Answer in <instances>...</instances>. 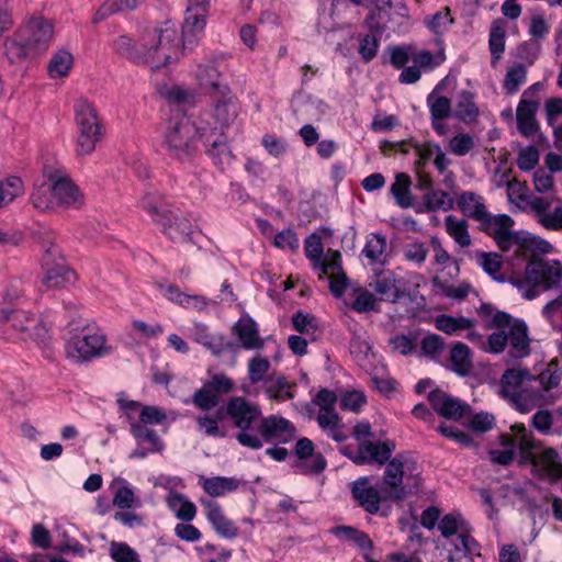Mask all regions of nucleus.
I'll use <instances>...</instances> for the list:
<instances>
[{
    "label": "nucleus",
    "mask_w": 562,
    "mask_h": 562,
    "mask_svg": "<svg viewBox=\"0 0 562 562\" xmlns=\"http://www.w3.org/2000/svg\"><path fill=\"white\" fill-rule=\"evenodd\" d=\"M158 224L162 226L164 234L177 243L190 240L193 234L191 222L183 215L169 210L164 211Z\"/></svg>",
    "instance_id": "21"
},
{
    "label": "nucleus",
    "mask_w": 562,
    "mask_h": 562,
    "mask_svg": "<svg viewBox=\"0 0 562 562\" xmlns=\"http://www.w3.org/2000/svg\"><path fill=\"white\" fill-rule=\"evenodd\" d=\"M411 184L412 181L409 176H407L406 173H397L395 177V181L391 186V192L396 203L402 209H408L413 204V199L409 191Z\"/></svg>",
    "instance_id": "48"
},
{
    "label": "nucleus",
    "mask_w": 562,
    "mask_h": 562,
    "mask_svg": "<svg viewBox=\"0 0 562 562\" xmlns=\"http://www.w3.org/2000/svg\"><path fill=\"white\" fill-rule=\"evenodd\" d=\"M516 434L520 453L526 461L532 465L536 475L549 482H558L562 479V460L553 448H541L531 431L527 430L524 424H515L510 427Z\"/></svg>",
    "instance_id": "3"
},
{
    "label": "nucleus",
    "mask_w": 562,
    "mask_h": 562,
    "mask_svg": "<svg viewBox=\"0 0 562 562\" xmlns=\"http://www.w3.org/2000/svg\"><path fill=\"white\" fill-rule=\"evenodd\" d=\"M295 454L303 461L302 472L317 474L326 468V460L321 453H314V443L308 438H301L295 445Z\"/></svg>",
    "instance_id": "26"
},
{
    "label": "nucleus",
    "mask_w": 562,
    "mask_h": 562,
    "mask_svg": "<svg viewBox=\"0 0 562 562\" xmlns=\"http://www.w3.org/2000/svg\"><path fill=\"white\" fill-rule=\"evenodd\" d=\"M211 0H188L182 25L183 46L192 44L205 25L210 11Z\"/></svg>",
    "instance_id": "15"
},
{
    "label": "nucleus",
    "mask_w": 562,
    "mask_h": 562,
    "mask_svg": "<svg viewBox=\"0 0 562 562\" xmlns=\"http://www.w3.org/2000/svg\"><path fill=\"white\" fill-rule=\"evenodd\" d=\"M191 338L207 348L212 353L220 355L229 344L223 336H214L207 331L203 324H195L191 329Z\"/></svg>",
    "instance_id": "36"
},
{
    "label": "nucleus",
    "mask_w": 562,
    "mask_h": 562,
    "mask_svg": "<svg viewBox=\"0 0 562 562\" xmlns=\"http://www.w3.org/2000/svg\"><path fill=\"white\" fill-rule=\"evenodd\" d=\"M226 415L239 429L236 435L238 443L254 450L262 447V440L252 427L258 422L260 423L262 415L258 404L249 402L243 396H234L226 403Z\"/></svg>",
    "instance_id": "7"
},
{
    "label": "nucleus",
    "mask_w": 562,
    "mask_h": 562,
    "mask_svg": "<svg viewBox=\"0 0 562 562\" xmlns=\"http://www.w3.org/2000/svg\"><path fill=\"white\" fill-rule=\"evenodd\" d=\"M428 400L432 408L442 417L448 419H459L467 411L469 405L462 403L440 390H434L428 394Z\"/></svg>",
    "instance_id": "22"
},
{
    "label": "nucleus",
    "mask_w": 562,
    "mask_h": 562,
    "mask_svg": "<svg viewBox=\"0 0 562 562\" xmlns=\"http://www.w3.org/2000/svg\"><path fill=\"white\" fill-rule=\"evenodd\" d=\"M209 134V142H203L206 145L207 155L215 161V164L224 165L231 161V151L222 136H216L213 140Z\"/></svg>",
    "instance_id": "56"
},
{
    "label": "nucleus",
    "mask_w": 562,
    "mask_h": 562,
    "mask_svg": "<svg viewBox=\"0 0 562 562\" xmlns=\"http://www.w3.org/2000/svg\"><path fill=\"white\" fill-rule=\"evenodd\" d=\"M458 206L464 215L477 222L484 220L487 213L483 198L470 191L463 192L459 195Z\"/></svg>",
    "instance_id": "35"
},
{
    "label": "nucleus",
    "mask_w": 562,
    "mask_h": 562,
    "mask_svg": "<svg viewBox=\"0 0 562 562\" xmlns=\"http://www.w3.org/2000/svg\"><path fill=\"white\" fill-rule=\"evenodd\" d=\"M192 402L200 409L210 411L218 405L220 396L204 384L194 393Z\"/></svg>",
    "instance_id": "64"
},
{
    "label": "nucleus",
    "mask_w": 562,
    "mask_h": 562,
    "mask_svg": "<svg viewBox=\"0 0 562 562\" xmlns=\"http://www.w3.org/2000/svg\"><path fill=\"white\" fill-rule=\"evenodd\" d=\"M562 281V263L555 259H533L525 269L522 277H513L509 282L521 295L532 300L540 291H548L560 285Z\"/></svg>",
    "instance_id": "4"
},
{
    "label": "nucleus",
    "mask_w": 562,
    "mask_h": 562,
    "mask_svg": "<svg viewBox=\"0 0 562 562\" xmlns=\"http://www.w3.org/2000/svg\"><path fill=\"white\" fill-rule=\"evenodd\" d=\"M131 431L136 438L138 446H147L151 451L162 450V443L155 431L147 428L145 425L132 423Z\"/></svg>",
    "instance_id": "53"
},
{
    "label": "nucleus",
    "mask_w": 562,
    "mask_h": 562,
    "mask_svg": "<svg viewBox=\"0 0 562 562\" xmlns=\"http://www.w3.org/2000/svg\"><path fill=\"white\" fill-rule=\"evenodd\" d=\"M519 182L508 181V196L527 201L528 211L543 228L552 232H562V199L558 196L526 198Z\"/></svg>",
    "instance_id": "8"
},
{
    "label": "nucleus",
    "mask_w": 562,
    "mask_h": 562,
    "mask_svg": "<svg viewBox=\"0 0 562 562\" xmlns=\"http://www.w3.org/2000/svg\"><path fill=\"white\" fill-rule=\"evenodd\" d=\"M74 66V57L66 49L55 52L47 66L48 76L52 79L66 78Z\"/></svg>",
    "instance_id": "41"
},
{
    "label": "nucleus",
    "mask_w": 562,
    "mask_h": 562,
    "mask_svg": "<svg viewBox=\"0 0 562 562\" xmlns=\"http://www.w3.org/2000/svg\"><path fill=\"white\" fill-rule=\"evenodd\" d=\"M111 351L106 337L99 331L75 337L66 345L67 357L78 362L102 357Z\"/></svg>",
    "instance_id": "12"
},
{
    "label": "nucleus",
    "mask_w": 562,
    "mask_h": 562,
    "mask_svg": "<svg viewBox=\"0 0 562 562\" xmlns=\"http://www.w3.org/2000/svg\"><path fill=\"white\" fill-rule=\"evenodd\" d=\"M214 99L212 119L213 123H210L204 117L198 120L203 121V125L206 127V135L216 134L226 128L233 123L238 114V103L236 98L232 94L231 90L226 93H220L212 97Z\"/></svg>",
    "instance_id": "13"
},
{
    "label": "nucleus",
    "mask_w": 562,
    "mask_h": 562,
    "mask_svg": "<svg viewBox=\"0 0 562 562\" xmlns=\"http://www.w3.org/2000/svg\"><path fill=\"white\" fill-rule=\"evenodd\" d=\"M395 450V443L392 441H371L363 440L359 443L356 457L355 464H385L393 451Z\"/></svg>",
    "instance_id": "19"
},
{
    "label": "nucleus",
    "mask_w": 562,
    "mask_h": 562,
    "mask_svg": "<svg viewBox=\"0 0 562 562\" xmlns=\"http://www.w3.org/2000/svg\"><path fill=\"white\" fill-rule=\"evenodd\" d=\"M527 68L521 63L513 64L506 71L503 88L508 94H515L526 82Z\"/></svg>",
    "instance_id": "49"
},
{
    "label": "nucleus",
    "mask_w": 562,
    "mask_h": 562,
    "mask_svg": "<svg viewBox=\"0 0 562 562\" xmlns=\"http://www.w3.org/2000/svg\"><path fill=\"white\" fill-rule=\"evenodd\" d=\"M536 380L537 383H535V387L543 395V392H549L560 384L561 372L558 366L551 362L546 370L536 376Z\"/></svg>",
    "instance_id": "54"
},
{
    "label": "nucleus",
    "mask_w": 562,
    "mask_h": 562,
    "mask_svg": "<svg viewBox=\"0 0 562 562\" xmlns=\"http://www.w3.org/2000/svg\"><path fill=\"white\" fill-rule=\"evenodd\" d=\"M445 226L448 235L460 246L469 247L471 245V237L469 234V225L465 220L448 215L445 218Z\"/></svg>",
    "instance_id": "42"
},
{
    "label": "nucleus",
    "mask_w": 562,
    "mask_h": 562,
    "mask_svg": "<svg viewBox=\"0 0 562 562\" xmlns=\"http://www.w3.org/2000/svg\"><path fill=\"white\" fill-rule=\"evenodd\" d=\"M385 464L383 488L386 491V497H392V501H402L411 493V490L404 485L407 460L397 454Z\"/></svg>",
    "instance_id": "14"
},
{
    "label": "nucleus",
    "mask_w": 562,
    "mask_h": 562,
    "mask_svg": "<svg viewBox=\"0 0 562 562\" xmlns=\"http://www.w3.org/2000/svg\"><path fill=\"white\" fill-rule=\"evenodd\" d=\"M200 140L209 142L203 121L177 114L166 124L161 146L168 157L187 164L198 155Z\"/></svg>",
    "instance_id": "2"
},
{
    "label": "nucleus",
    "mask_w": 562,
    "mask_h": 562,
    "mask_svg": "<svg viewBox=\"0 0 562 562\" xmlns=\"http://www.w3.org/2000/svg\"><path fill=\"white\" fill-rule=\"evenodd\" d=\"M168 508L175 516L183 521H191L196 515L195 505L189 501L183 494L170 492L166 498Z\"/></svg>",
    "instance_id": "38"
},
{
    "label": "nucleus",
    "mask_w": 562,
    "mask_h": 562,
    "mask_svg": "<svg viewBox=\"0 0 562 562\" xmlns=\"http://www.w3.org/2000/svg\"><path fill=\"white\" fill-rule=\"evenodd\" d=\"M304 251L313 268L318 271L319 278L328 277L330 291L340 296L346 288L347 277L341 268V255L337 250L328 249L324 254L322 238L317 234H311L304 243Z\"/></svg>",
    "instance_id": "5"
},
{
    "label": "nucleus",
    "mask_w": 562,
    "mask_h": 562,
    "mask_svg": "<svg viewBox=\"0 0 562 562\" xmlns=\"http://www.w3.org/2000/svg\"><path fill=\"white\" fill-rule=\"evenodd\" d=\"M22 40H25L34 53L45 50L53 37V25L43 18H34L19 30Z\"/></svg>",
    "instance_id": "18"
},
{
    "label": "nucleus",
    "mask_w": 562,
    "mask_h": 562,
    "mask_svg": "<svg viewBox=\"0 0 562 562\" xmlns=\"http://www.w3.org/2000/svg\"><path fill=\"white\" fill-rule=\"evenodd\" d=\"M477 265L494 280L504 282V277L501 273L503 266L502 258L495 252L480 251L475 254Z\"/></svg>",
    "instance_id": "51"
},
{
    "label": "nucleus",
    "mask_w": 562,
    "mask_h": 562,
    "mask_svg": "<svg viewBox=\"0 0 562 562\" xmlns=\"http://www.w3.org/2000/svg\"><path fill=\"white\" fill-rule=\"evenodd\" d=\"M292 324L294 329L300 334L311 336L312 340L316 338L315 333L318 329V324L313 315L301 311L296 312L292 316Z\"/></svg>",
    "instance_id": "61"
},
{
    "label": "nucleus",
    "mask_w": 562,
    "mask_h": 562,
    "mask_svg": "<svg viewBox=\"0 0 562 562\" xmlns=\"http://www.w3.org/2000/svg\"><path fill=\"white\" fill-rule=\"evenodd\" d=\"M480 223L483 225L484 231L495 239L497 246L504 251L515 248V252L520 255L525 249L535 245L533 238L518 232H513L515 222L507 214L491 215L487 212L484 220Z\"/></svg>",
    "instance_id": "11"
},
{
    "label": "nucleus",
    "mask_w": 562,
    "mask_h": 562,
    "mask_svg": "<svg viewBox=\"0 0 562 562\" xmlns=\"http://www.w3.org/2000/svg\"><path fill=\"white\" fill-rule=\"evenodd\" d=\"M425 23L427 27L435 34H441L448 30L449 25L453 23L449 8H443L436 12L434 15L426 18Z\"/></svg>",
    "instance_id": "63"
},
{
    "label": "nucleus",
    "mask_w": 562,
    "mask_h": 562,
    "mask_svg": "<svg viewBox=\"0 0 562 562\" xmlns=\"http://www.w3.org/2000/svg\"><path fill=\"white\" fill-rule=\"evenodd\" d=\"M24 192V186L19 177L11 176L0 180V207L13 202Z\"/></svg>",
    "instance_id": "52"
},
{
    "label": "nucleus",
    "mask_w": 562,
    "mask_h": 562,
    "mask_svg": "<svg viewBox=\"0 0 562 562\" xmlns=\"http://www.w3.org/2000/svg\"><path fill=\"white\" fill-rule=\"evenodd\" d=\"M467 527V522L459 514H447L438 522V529L445 538L459 536Z\"/></svg>",
    "instance_id": "58"
},
{
    "label": "nucleus",
    "mask_w": 562,
    "mask_h": 562,
    "mask_svg": "<svg viewBox=\"0 0 562 562\" xmlns=\"http://www.w3.org/2000/svg\"><path fill=\"white\" fill-rule=\"evenodd\" d=\"M195 78L200 87L212 94L216 95L220 93H226L228 86L224 82L218 68L214 63L200 64L195 70Z\"/></svg>",
    "instance_id": "25"
},
{
    "label": "nucleus",
    "mask_w": 562,
    "mask_h": 562,
    "mask_svg": "<svg viewBox=\"0 0 562 562\" xmlns=\"http://www.w3.org/2000/svg\"><path fill=\"white\" fill-rule=\"evenodd\" d=\"M5 55L11 63H20L27 58L33 52L25 40H22L20 32L8 38L4 44Z\"/></svg>",
    "instance_id": "50"
},
{
    "label": "nucleus",
    "mask_w": 562,
    "mask_h": 562,
    "mask_svg": "<svg viewBox=\"0 0 562 562\" xmlns=\"http://www.w3.org/2000/svg\"><path fill=\"white\" fill-rule=\"evenodd\" d=\"M475 322L464 316H451L447 314L438 315L435 318V326L438 330L447 335H460L462 331H474Z\"/></svg>",
    "instance_id": "34"
},
{
    "label": "nucleus",
    "mask_w": 562,
    "mask_h": 562,
    "mask_svg": "<svg viewBox=\"0 0 562 562\" xmlns=\"http://www.w3.org/2000/svg\"><path fill=\"white\" fill-rule=\"evenodd\" d=\"M424 206L427 211H448L453 206V199L442 190H434L424 195Z\"/></svg>",
    "instance_id": "57"
},
{
    "label": "nucleus",
    "mask_w": 562,
    "mask_h": 562,
    "mask_svg": "<svg viewBox=\"0 0 562 562\" xmlns=\"http://www.w3.org/2000/svg\"><path fill=\"white\" fill-rule=\"evenodd\" d=\"M386 239L382 235L371 234L362 249V255L371 263H383L386 257Z\"/></svg>",
    "instance_id": "47"
},
{
    "label": "nucleus",
    "mask_w": 562,
    "mask_h": 562,
    "mask_svg": "<svg viewBox=\"0 0 562 562\" xmlns=\"http://www.w3.org/2000/svg\"><path fill=\"white\" fill-rule=\"evenodd\" d=\"M109 551L114 562H142L139 554L125 542H112Z\"/></svg>",
    "instance_id": "62"
},
{
    "label": "nucleus",
    "mask_w": 562,
    "mask_h": 562,
    "mask_svg": "<svg viewBox=\"0 0 562 562\" xmlns=\"http://www.w3.org/2000/svg\"><path fill=\"white\" fill-rule=\"evenodd\" d=\"M467 338L481 350L494 355L502 353L508 342V337L504 330L493 331L487 338H484L477 331H470Z\"/></svg>",
    "instance_id": "31"
},
{
    "label": "nucleus",
    "mask_w": 562,
    "mask_h": 562,
    "mask_svg": "<svg viewBox=\"0 0 562 562\" xmlns=\"http://www.w3.org/2000/svg\"><path fill=\"white\" fill-rule=\"evenodd\" d=\"M77 130L76 153L79 156L90 155L103 136L102 126L97 111L87 99H78L74 106Z\"/></svg>",
    "instance_id": "10"
},
{
    "label": "nucleus",
    "mask_w": 562,
    "mask_h": 562,
    "mask_svg": "<svg viewBox=\"0 0 562 562\" xmlns=\"http://www.w3.org/2000/svg\"><path fill=\"white\" fill-rule=\"evenodd\" d=\"M427 104L432 120L442 121L451 114V102L448 98L431 92L427 98Z\"/></svg>",
    "instance_id": "60"
},
{
    "label": "nucleus",
    "mask_w": 562,
    "mask_h": 562,
    "mask_svg": "<svg viewBox=\"0 0 562 562\" xmlns=\"http://www.w3.org/2000/svg\"><path fill=\"white\" fill-rule=\"evenodd\" d=\"M429 249L426 243L413 238L402 247V255L405 261L420 268L427 260Z\"/></svg>",
    "instance_id": "44"
},
{
    "label": "nucleus",
    "mask_w": 562,
    "mask_h": 562,
    "mask_svg": "<svg viewBox=\"0 0 562 562\" xmlns=\"http://www.w3.org/2000/svg\"><path fill=\"white\" fill-rule=\"evenodd\" d=\"M57 254V247H50L46 250V254L43 258V265L45 267L43 283L50 289L64 288L65 285L75 282L76 280L75 272L66 266L64 260H53V257Z\"/></svg>",
    "instance_id": "17"
},
{
    "label": "nucleus",
    "mask_w": 562,
    "mask_h": 562,
    "mask_svg": "<svg viewBox=\"0 0 562 562\" xmlns=\"http://www.w3.org/2000/svg\"><path fill=\"white\" fill-rule=\"evenodd\" d=\"M57 207L78 209L85 200L79 188L69 178H58L54 181Z\"/></svg>",
    "instance_id": "27"
},
{
    "label": "nucleus",
    "mask_w": 562,
    "mask_h": 562,
    "mask_svg": "<svg viewBox=\"0 0 562 562\" xmlns=\"http://www.w3.org/2000/svg\"><path fill=\"white\" fill-rule=\"evenodd\" d=\"M114 48L119 54L136 63L146 64L151 69L177 61L182 56L181 37L171 22H166L159 27L146 29L137 43L126 35H121L114 41Z\"/></svg>",
    "instance_id": "1"
},
{
    "label": "nucleus",
    "mask_w": 562,
    "mask_h": 562,
    "mask_svg": "<svg viewBox=\"0 0 562 562\" xmlns=\"http://www.w3.org/2000/svg\"><path fill=\"white\" fill-rule=\"evenodd\" d=\"M0 334L8 339L43 341L48 337V328L26 311L2 308L0 311Z\"/></svg>",
    "instance_id": "9"
},
{
    "label": "nucleus",
    "mask_w": 562,
    "mask_h": 562,
    "mask_svg": "<svg viewBox=\"0 0 562 562\" xmlns=\"http://www.w3.org/2000/svg\"><path fill=\"white\" fill-rule=\"evenodd\" d=\"M451 367L460 375H467L472 368L471 352L467 345L457 342L450 351Z\"/></svg>",
    "instance_id": "46"
},
{
    "label": "nucleus",
    "mask_w": 562,
    "mask_h": 562,
    "mask_svg": "<svg viewBox=\"0 0 562 562\" xmlns=\"http://www.w3.org/2000/svg\"><path fill=\"white\" fill-rule=\"evenodd\" d=\"M350 351L364 370H368L367 362H369L371 358H376L372 351V341L370 336L362 329L353 331L350 342Z\"/></svg>",
    "instance_id": "33"
},
{
    "label": "nucleus",
    "mask_w": 562,
    "mask_h": 562,
    "mask_svg": "<svg viewBox=\"0 0 562 562\" xmlns=\"http://www.w3.org/2000/svg\"><path fill=\"white\" fill-rule=\"evenodd\" d=\"M453 115L461 122L470 124L476 121L479 108L474 102V95L468 90L461 91L456 101Z\"/></svg>",
    "instance_id": "37"
},
{
    "label": "nucleus",
    "mask_w": 562,
    "mask_h": 562,
    "mask_svg": "<svg viewBox=\"0 0 562 562\" xmlns=\"http://www.w3.org/2000/svg\"><path fill=\"white\" fill-rule=\"evenodd\" d=\"M200 484L212 497H221L238 487V481L234 477L214 476L201 477Z\"/></svg>",
    "instance_id": "40"
},
{
    "label": "nucleus",
    "mask_w": 562,
    "mask_h": 562,
    "mask_svg": "<svg viewBox=\"0 0 562 562\" xmlns=\"http://www.w3.org/2000/svg\"><path fill=\"white\" fill-rule=\"evenodd\" d=\"M202 505L205 508L207 521L220 537L234 539L238 536V527L225 516L222 507L217 503L213 501H202Z\"/></svg>",
    "instance_id": "23"
},
{
    "label": "nucleus",
    "mask_w": 562,
    "mask_h": 562,
    "mask_svg": "<svg viewBox=\"0 0 562 562\" xmlns=\"http://www.w3.org/2000/svg\"><path fill=\"white\" fill-rule=\"evenodd\" d=\"M257 434L263 442H288L295 435L294 426L285 418L271 415L260 419Z\"/></svg>",
    "instance_id": "20"
},
{
    "label": "nucleus",
    "mask_w": 562,
    "mask_h": 562,
    "mask_svg": "<svg viewBox=\"0 0 562 562\" xmlns=\"http://www.w3.org/2000/svg\"><path fill=\"white\" fill-rule=\"evenodd\" d=\"M32 205L40 212H52L57 209L53 183H42L31 194Z\"/></svg>",
    "instance_id": "39"
},
{
    "label": "nucleus",
    "mask_w": 562,
    "mask_h": 562,
    "mask_svg": "<svg viewBox=\"0 0 562 562\" xmlns=\"http://www.w3.org/2000/svg\"><path fill=\"white\" fill-rule=\"evenodd\" d=\"M293 385L285 378L279 376L276 380H269L266 385L267 395L277 402H284L294 397Z\"/></svg>",
    "instance_id": "55"
},
{
    "label": "nucleus",
    "mask_w": 562,
    "mask_h": 562,
    "mask_svg": "<svg viewBox=\"0 0 562 562\" xmlns=\"http://www.w3.org/2000/svg\"><path fill=\"white\" fill-rule=\"evenodd\" d=\"M271 369V363L268 358L256 355L249 359L247 366V376L251 384L269 383L268 374Z\"/></svg>",
    "instance_id": "45"
},
{
    "label": "nucleus",
    "mask_w": 562,
    "mask_h": 562,
    "mask_svg": "<svg viewBox=\"0 0 562 562\" xmlns=\"http://www.w3.org/2000/svg\"><path fill=\"white\" fill-rule=\"evenodd\" d=\"M505 35L506 30L504 21H494L488 37V48L492 55L493 66L502 58V54L505 50Z\"/></svg>",
    "instance_id": "43"
},
{
    "label": "nucleus",
    "mask_w": 562,
    "mask_h": 562,
    "mask_svg": "<svg viewBox=\"0 0 562 562\" xmlns=\"http://www.w3.org/2000/svg\"><path fill=\"white\" fill-rule=\"evenodd\" d=\"M234 333L238 337L241 347L248 350H258L263 347V340L255 321L245 315L234 326Z\"/></svg>",
    "instance_id": "29"
},
{
    "label": "nucleus",
    "mask_w": 562,
    "mask_h": 562,
    "mask_svg": "<svg viewBox=\"0 0 562 562\" xmlns=\"http://www.w3.org/2000/svg\"><path fill=\"white\" fill-rule=\"evenodd\" d=\"M527 91L522 93V97L516 109V121L519 133L526 137L533 136L539 125L536 120V113L539 108V102L536 100L526 99Z\"/></svg>",
    "instance_id": "24"
},
{
    "label": "nucleus",
    "mask_w": 562,
    "mask_h": 562,
    "mask_svg": "<svg viewBox=\"0 0 562 562\" xmlns=\"http://www.w3.org/2000/svg\"><path fill=\"white\" fill-rule=\"evenodd\" d=\"M138 205L146 211L151 217L153 221L159 223L161 220V215L164 211H168L162 199L156 193H145L138 202Z\"/></svg>",
    "instance_id": "59"
},
{
    "label": "nucleus",
    "mask_w": 562,
    "mask_h": 562,
    "mask_svg": "<svg viewBox=\"0 0 562 562\" xmlns=\"http://www.w3.org/2000/svg\"><path fill=\"white\" fill-rule=\"evenodd\" d=\"M110 490L113 492V505L120 509H132L139 505L134 491L128 482L123 477H115L110 483Z\"/></svg>",
    "instance_id": "32"
},
{
    "label": "nucleus",
    "mask_w": 562,
    "mask_h": 562,
    "mask_svg": "<svg viewBox=\"0 0 562 562\" xmlns=\"http://www.w3.org/2000/svg\"><path fill=\"white\" fill-rule=\"evenodd\" d=\"M292 108L296 115L303 119L316 120L326 112L327 105L315 97L299 93L292 100Z\"/></svg>",
    "instance_id": "30"
},
{
    "label": "nucleus",
    "mask_w": 562,
    "mask_h": 562,
    "mask_svg": "<svg viewBox=\"0 0 562 562\" xmlns=\"http://www.w3.org/2000/svg\"><path fill=\"white\" fill-rule=\"evenodd\" d=\"M510 347V355L514 358H525L530 353V338L528 326L522 319H515L506 331Z\"/></svg>",
    "instance_id": "28"
},
{
    "label": "nucleus",
    "mask_w": 562,
    "mask_h": 562,
    "mask_svg": "<svg viewBox=\"0 0 562 562\" xmlns=\"http://www.w3.org/2000/svg\"><path fill=\"white\" fill-rule=\"evenodd\" d=\"M536 376L528 369L512 368L504 372L501 379L502 392L509 397L520 413H528L544 402L535 387Z\"/></svg>",
    "instance_id": "6"
},
{
    "label": "nucleus",
    "mask_w": 562,
    "mask_h": 562,
    "mask_svg": "<svg viewBox=\"0 0 562 562\" xmlns=\"http://www.w3.org/2000/svg\"><path fill=\"white\" fill-rule=\"evenodd\" d=\"M351 493L357 503L369 514H376L380 510L381 502L392 501V497H386V491L374 486L368 476L353 481Z\"/></svg>",
    "instance_id": "16"
}]
</instances>
